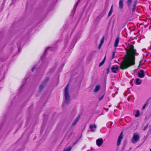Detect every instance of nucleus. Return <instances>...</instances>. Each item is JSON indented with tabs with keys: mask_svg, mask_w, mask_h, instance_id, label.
Instances as JSON below:
<instances>
[{
	"mask_svg": "<svg viewBox=\"0 0 151 151\" xmlns=\"http://www.w3.org/2000/svg\"><path fill=\"white\" fill-rule=\"evenodd\" d=\"M128 51V56H127L121 63H119L121 69H127L135 64V55H138V54L136 52V50L134 49V46L133 45L130 46Z\"/></svg>",
	"mask_w": 151,
	"mask_h": 151,
	"instance_id": "obj_1",
	"label": "nucleus"
},
{
	"mask_svg": "<svg viewBox=\"0 0 151 151\" xmlns=\"http://www.w3.org/2000/svg\"><path fill=\"white\" fill-rule=\"evenodd\" d=\"M69 84H68L65 90V103L67 104H69L70 100V97L69 94Z\"/></svg>",
	"mask_w": 151,
	"mask_h": 151,
	"instance_id": "obj_2",
	"label": "nucleus"
},
{
	"mask_svg": "<svg viewBox=\"0 0 151 151\" xmlns=\"http://www.w3.org/2000/svg\"><path fill=\"white\" fill-rule=\"evenodd\" d=\"M139 140V134L137 133L134 134L131 139L132 142L133 144H135Z\"/></svg>",
	"mask_w": 151,
	"mask_h": 151,
	"instance_id": "obj_3",
	"label": "nucleus"
},
{
	"mask_svg": "<svg viewBox=\"0 0 151 151\" xmlns=\"http://www.w3.org/2000/svg\"><path fill=\"white\" fill-rule=\"evenodd\" d=\"M145 72L143 70H141L138 73V76L140 78H144L145 76Z\"/></svg>",
	"mask_w": 151,
	"mask_h": 151,
	"instance_id": "obj_4",
	"label": "nucleus"
},
{
	"mask_svg": "<svg viewBox=\"0 0 151 151\" xmlns=\"http://www.w3.org/2000/svg\"><path fill=\"white\" fill-rule=\"evenodd\" d=\"M123 132H122L119 135L117 142V145L119 146L121 142L122 139L123 138V135L122 134Z\"/></svg>",
	"mask_w": 151,
	"mask_h": 151,
	"instance_id": "obj_5",
	"label": "nucleus"
},
{
	"mask_svg": "<svg viewBox=\"0 0 151 151\" xmlns=\"http://www.w3.org/2000/svg\"><path fill=\"white\" fill-rule=\"evenodd\" d=\"M97 145L100 147L101 146L103 143V140L102 138H99L97 139L96 141Z\"/></svg>",
	"mask_w": 151,
	"mask_h": 151,
	"instance_id": "obj_6",
	"label": "nucleus"
},
{
	"mask_svg": "<svg viewBox=\"0 0 151 151\" xmlns=\"http://www.w3.org/2000/svg\"><path fill=\"white\" fill-rule=\"evenodd\" d=\"M96 127H97L95 124H91L89 127V129L92 132H95V130Z\"/></svg>",
	"mask_w": 151,
	"mask_h": 151,
	"instance_id": "obj_7",
	"label": "nucleus"
},
{
	"mask_svg": "<svg viewBox=\"0 0 151 151\" xmlns=\"http://www.w3.org/2000/svg\"><path fill=\"white\" fill-rule=\"evenodd\" d=\"M119 69V67L118 66H113L111 68V70L114 73H116Z\"/></svg>",
	"mask_w": 151,
	"mask_h": 151,
	"instance_id": "obj_8",
	"label": "nucleus"
},
{
	"mask_svg": "<svg viewBox=\"0 0 151 151\" xmlns=\"http://www.w3.org/2000/svg\"><path fill=\"white\" fill-rule=\"evenodd\" d=\"M123 6L124 4L123 0H120L119 4V8L120 9H122L123 8Z\"/></svg>",
	"mask_w": 151,
	"mask_h": 151,
	"instance_id": "obj_9",
	"label": "nucleus"
},
{
	"mask_svg": "<svg viewBox=\"0 0 151 151\" xmlns=\"http://www.w3.org/2000/svg\"><path fill=\"white\" fill-rule=\"evenodd\" d=\"M80 117V116H78L77 118H76V119L73 121V124H72V126H74L76 124L78 121L79 120Z\"/></svg>",
	"mask_w": 151,
	"mask_h": 151,
	"instance_id": "obj_10",
	"label": "nucleus"
},
{
	"mask_svg": "<svg viewBox=\"0 0 151 151\" xmlns=\"http://www.w3.org/2000/svg\"><path fill=\"white\" fill-rule=\"evenodd\" d=\"M119 42V37H117L115 40L114 44V47H116L117 46Z\"/></svg>",
	"mask_w": 151,
	"mask_h": 151,
	"instance_id": "obj_11",
	"label": "nucleus"
},
{
	"mask_svg": "<svg viewBox=\"0 0 151 151\" xmlns=\"http://www.w3.org/2000/svg\"><path fill=\"white\" fill-rule=\"evenodd\" d=\"M100 88L101 87L99 85L97 86H96L93 91L94 92H97L100 89Z\"/></svg>",
	"mask_w": 151,
	"mask_h": 151,
	"instance_id": "obj_12",
	"label": "nucleus"
},
{
	"mask_svg": "<svg viewBox=\"0 0 151 151\" xmlns=\"http://www.w3.org/2000/svg\"><path fill=\"white\" fill-rule=\"evenodd\" d=\"M137 1H135L134 3V4L132 6V11L133 12H134L135 10L136 6L137 5Z\"/></svg>",
	"mask_w": 151,
	"mask_h": 151,
	"instance_id": "obj_13",
	"label": "nucleus"
},
{
	"mask_svg": "<svg viewBox=\"0 0 151 151\" xmlns=\"http://www.w3.org/2000/svg\"><path fill=\"white\" fill-rule=\"evenodd\" d=\"M142 83L141 81L139 78H137L136 80V83L137 85H140Z\"/></svg>",
	"mask_w": 151,
	"mask_h": 151,
	"instance_id": "obj_14",
	"label": "nucleus"
},
{
	"mask_svg": "<svg viewBox=\"0 0 151 151\" xmlns=\"http://www.w3.org/2000/svg\"><path fill=\"white\" fill-rule=\"evenodd\" d=\"M113 5H112L111 6V8L110 9V10L109 11V12L108 13V17H110L111 15V14H112V13L113 12Z\"/></svg>",
	"mask_w": 151,
	"mask_h": 151,
	"instance_id": "obj_15",
	"label": "nucleus"
},
{
	"mask_svg": "<svg viewBox=\"0 0 151 151\" xmlns=\"http://www.w3.org/2000/svg\"><path fill=\"white\" fill-rule=\"evenodd\" d=\"M105 60H106V57H104L103 60L99 63V67H101L103 65V64L105 62Z\"/></svg>",
	"mask_w": 151,
	"mask_h": 151,
	"instance_id": "obj_16",
	"label": "nucleus"
},
{
	"mask_svg": "<svg viewBox=\"0 0 151 151\" xmlns=\"http://www.w3.org/2000/svg\"><path fill=\"white\" fill-rule=\"evenodd\" d=\"M72 148V147L71 146H69L68 147L65 149L63 151H70L71 150V148Z\"/></svg>",
	"mask_w": 151,
	"mask_h": 151,
	"instance_id": "obj_17",
	"label": "nucleus"
},
{
	"mask_svg": "<svg viewBox=\"0 0 151 151\" xmlns=\"http://www.w3.org/2000/svg\"><path fill=\"white\" fill-rule=\"evenodd\" d=\"M132 0H127V3L129 6H130L132 2Z\"/></svg>",
	"mask_w": 151,
	"mask_h": 151,
	"instance_id": "obj_18",
	"label": "nucleus"
},
{
	"mask_svg": "<svg viewBox=\"0 0 151 151\" xmlns=\"http://www.w3.org/2000/svg\"><path fill=\"white\" fill-rule=\"evenodd\" d=\"M49 78L48 77H47L44 80V81L43 82V84H45L46 83L48 82V81L49 80Z\"/></svg>",
	"mask_w": 151,
	"mask_h": 151,
	"instance_id": "obj_19",
	"label": "nucleus"
},
{
	"mask_svg": "<svg viewBox=\"0 0 151 151\" xmlns=\"http://www.w3.org/2000/svg\"><path fill=\"white\" fill-rule=\"evenodd\" d=\"M104 36H103V37L101 38L100 40V44L103 45V43H104Z\"/></svg>",
	"mask_w": 151,
	"mask_h": 151,
	"instance_id": "obj_20",
	"label": "nucleus"
},
{
	"mask_svg": "<svg viewBox=\"0 0 151 151\" xmlns=\"http://www.w3.org/2000/svg\"><path fill=\"white\" fill-rule=\"evenodd\" d=\"M140 114L139 111V110H137L136 114H135V116L136 117H138Z\"/></svg>",
	"mask_w": 151,
	"mask_h": 151,
	"instance_id": "obj_21",
	"label": "nucleus"
},
{
	"mask_svg": "<svg viewBox=\"0 0 151 151\" xmlns=\"http://www.w3.org/2000/svg\"><path fill=\"white\" fill-rule=\"evenodd\" d=\"M76 40H77V38L76 37H75L73 38V41L72 42V44H73L74 45V44H75L76 43Z\"/></svg>",
	"mask_w": 151,
	"mask_h": 151,
	"instance_id": "obj_22",
	"label": "nucleus"
},
{
	"mask_svg": "<svg viewBox=\"0 0 151 151\" xmlns=\"http://www.w3.org/2000/svg\"><path fill=\"white\" fill-rule=\"evenodd\" d=\"M48 50H53L52 49V47H49L47 48L46 49V50H45V53H44V54H45L46 53L47 51Z\"/></svg>",
	"mask_w": 151,
	"mask_h": 151,
	"instance_id": "obj_23",
	"label": "nucleus"
},
{
	"mask_svg": "<svg viewBox=\"0 0 151 151\" xmlns=\"http://www.w3.org/2000/svg\"><path fill=\"white\" fill-rule=\"evenodd\" d=\"M44 88V85H41L39 87V91H41Z\"/></svg>",
	"mask_w": 151,
	"mask_h": 151,
	"instance_id": "obj_24",
	"label": "nucleus"
},
{
	"mask_svg": "<svg viewBox=\"0 0 151 151\" xmlns=\"http://www.w3.org/2000/svg\"><path fill=\"white\" fill-rule=\"evenodd\" d=\"M150 98L146 101V103L144 105V106H143L142 107V109H145V107H146V105L147 104V103H148V101L150 99Z\"/></svg>",
	"mask_w": 151,
	"mask_h": 151,
	"instance_id": "obj_25",
	"label": "nucleus"
},
{
	"mask_svg": "<svg viewBox=\"0 0 151 151\" xmlns=\"http://www.w3.org/2000/svg\"><path fill=\"white\" fill-rule=\"evenodd\" d=\"M80 0H79L76 4L75 5V6L74 7V9H73V10L74 11H75L76 9V7H77V5L78 4Z\"/></svg>",
	"mask_w": 151,
	"mask_h": 151,
	"instance_id": "obj_26",
	"label": "nucleus"
},
{
	"mask_svg": "<svg viewBox=\"0 0 151 151\" xmlns=\"http://www.w3.org/2000/svg\"><path fill=\"white\" fill-rule=\"evenodd\" d=\"M115 57V52H113V54L112 55V59H113Z\"/></svg>",
	"mask_w": 151,
	"mask_h": 151,
	"instance_id": "obj_27",
	"label": "nucleus"
},
{
	"mask_svg": "<svg viewBox=\"0 0 151 151\" xmlns=\"http://www.w3.org/2000/svg\"><path fill=\"white\" fill-rule=\"evenodd\" d=\"M143 60L142 59L141 60H140L139 61V66L140 65H142V62H143Z\"/></svg>",
	"mask_w": 151,
	"mask_h": 151,
	"instance_id": "obj_28",
	"label": "nucleus"
},
{
	"mask_svg": "<svg viewBox=\"0 0 151 151\" xmlns=\"http://www.w3.org/2000/svg\"><path fill=\"white\" fill-rule=\"evenodd\" d=\"M148 126V124H147V125H145V126L144 127V128H143V130H145L146 129V128Z\"/></svg>",
	"mask_w": 151,
	"mask_h": 151,
	"instance_id": "obj_29",
	"label": "nucleus"
},
{
	"mask_svg": "<svg viewBox=\"0 0 151 151\" xmlns=\"http://www.w3.org/2000/svg\"><path fill=\"white\" fill-rule=\"evenodd\" d=\"M110 71V68H108L106 69V71L107 74H108L109 72Z\"/></svg>",
	"mask_w": 151,
	"mask_h": 151,
	"instance_id": "obj_30",
	"label": "nucleus"
},
{
	"mask_svg": "<svg viewBox=\"0 0 151 151\" xmlns=\"http://www.w3.org/2000/svg\"><path fill=\"white\" fill-rule=\"evenodd\" d=\"M104 95H103V96H102L100 98H99V99L100 101L103 98H104Z\"/></svg>",
	"mask_w": 151,
	"mask_h": 151,
	"instance_id": "obj_31",
	"label": "nucleus"
},
{
	"mask_svg": "<svg viewBox=\"0 0 151 151\" xmlns=\"http://www.w3.org/2000/svg\"><path fill=\"white\" fill-rule=\"evenodd\" d=\"M102 44H99V47H98V48L99 49H100V48H101V46H102Z\"/></svg>",
	"mask_w": 151,
	"mask_h": 151,
	"instance_id": "obj_32",
	"label": "nucleus"
},
{
	"mask_svg": "<svg viewBox=\"0 0 151 151\" xmlns=\"http://www.w3.org/2000/svg\"><path fill=\"white\" fill-rule=\"evenodd\" d=\"M36 66V65H35V67H34L32 69V72H33L34 69L35 68V67Z\"/></svg>",
	"mask_w": 151,
	"mask_h": 151,
	"instance_id": "obj_33",
	"label": "nucleus"
},
{
	"mask_svg": "<svg viewBox=\"0 0 151 151\" xmlns=\"http://www.w3.org/2000/svg\"><path fill=\"white\" fill-rule=\"evenodd\" d=\"M77 142V141H76V142H74V143L73 144V146Z\"/></svg>",
	"mask_w": 151,
	"mask_h": 151,
	"instance_id": "obj_34",
	"label": "nucleus"
},
{
	"mask_svg": "<svg viewBox=\"0 0 151 151\" xmlns=\"http://www.w3.org/2000/svg\"><path fill=\"white\" fill-rule=\"evenodd\" d=\"M112 124V122H111V125L110 126H111Z\"/></svg>",
	"mask_w": 151,
	"mask_h": 151,
	"instance_id": "obj_35",
	"label": "nucleus"
},
{
	"mask_svg": "<svg viewBox=\"0 0 151 151\" xmlns=\"http://www.w3.org/2000/svg\"><path fill=\"white\" fill-rule=\"evenodd\" d=\"M108 127V128H111V126L110 125V126H109V127Z\"/></svg>",
	"mask_w": 151,
	"mask_h": 151,
	"instance_id": "obj_36",
	"label": "nucleus"
},
{
	"mask_svg": "<svg viewBox=\"0 0 151 151\" xmlns=\"http://www.w3.org/2000/svg\"><path fill=\"white\" fill-rule=\"evenodd\" d=\"M18 51L19 52L20 51V50L19 49V47H18Z\"/></svg>",
	"mask_w": 151,
	"mask_h": 151,
	"instance_id": "obj_37",
	"label": "nucleus"
},
{
	"mask_svg": "<svg viewBox=\"0 0 151 151\" xmlns=\"http://www.w3.org/2000/svg\"><path fill=\"white\" fill-rule=\"evenodd\" d=\"M87 151H90L89 150H88Z\"/></svg>",
	"mask_w": 151,
	"mask_h": 151,
	"instance_id": "obj_38",
	"label": "nucleus"
}]
</instances>
